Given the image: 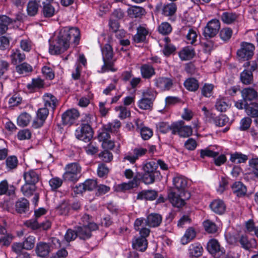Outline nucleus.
Here are the masks:
<instances>
[{
    "label": "nucleus",
    "instance_id": "obj_16",
    "mask_svg": "<svg viewBox=\"0 0 258 258\" xmlns=\"http://www.w3.org/2000/svg\"><path fill=\"white\" fill-rule=\"evenodd\" d=\"M35 251L37 256L41 257H45L50 252V245L46 242H38L36 246Z\"/></svg>",
    "mask_w": 258,
    "mask_h": 258
},
{
    "label": "nucleus",
    "instance_id": "obj_59",
    "mask_svg": "<svg viewBox=\"0 0 258 258\" xmlns=\"http://www.w3.org/2000/svg\"><path fill=\"white\" fill-rule=\"evenodd\" d=\"M158 30L160 33L168 35L171 32L172 27L168 22H163L158 26Z\"/></svg>",
    "mask_w": 258,
    "mask_h": 258
},
{
    "label": "nucleus",
    "instance_id": "obj_26",
    "mask_svg": "<svg viewBox=\"0 0 258 258\" xmlns=\"http://www.w3.org/2000/svg\"><path fill=\"white\" fill-rule=\"evenodd\" d=\"M76 232L80 239L85 240L89 238L92 236L91 231L93 230L90 229L87 225H83L78 226L76 228Z\"/></svg>",
    "mask_w": 258,
    "mask_h": 258
},
{
    "label": "nucleus",
    "instance_id": "obj_42",
    "mask_svg": "<svg viewBox=\"0 0 258 258\" xmlns=\"http://www.w3.org/2000/svg\"><path fill=\"white\" fill-rule=\"evenodd\" d=\"M159 175H156L154 173L144 172L142 175L139 174V175H137L136 176L137 177L138 181L140 179H141L142 181L145 184H151L154 182L155 177L158 176Z\"/></svg>",
    "mask_w": 258,
    "mask_h": 258
},
{
    "label": "nucleus",
    "instance_id": "obj_49",
    "mask_svg": "<svg viewBox=\"0 0 258 258\" xmlns=\"http://www.w3.org/2000/svg\"><path fill=\"white\" fill-rule=\"evenodd\" d=\"M10 66V63L8 61L0 58V81L7 79L5 75L8 71Z\"/></svg>",
    "mask_w": 258,
    "mask_h": 258
},
{
    "label": "nucleus",
    "instance_id": "obj_10",
    "mask_svg": "<svg viewBox=\"0 0 258 258\" xmlns=\"http://www.w3.org/2000/svg\"><path fill=\"white\" fill-rule=\"evenodd\" d=\"M80 115L79 111L76 109H71L65 111L61 116L63 125H72L78 119Z\"/></svg>",
    "mask_w": 258,
    "mask_h": 258
},
{
    "label": "nucleus",
    "instance_id": "obj_57",
    "mask_svg": "<svg viewBox=\"0 0 258 258\" xmlns=\"http://www.w3.org/2000/svg\"><path fill=\"white\" fill-rule=\"evenodd\" d=\"M214 88L213 84L205 83L201 88L202 95L206 97H210L212 95Z\"/></svg>",
    "mask_w": 258,
    "mask_h": 258
},
{
    "label": "nucleus",
    "instance_id": "obj_63",
    "mask_svg": "<svg viewBox=\"0 0 258 258\" xmlns=\"http://www.w3.org/2000/svg\"><path fill=\"white\" fill-rule=\"evenodd\" d=\"M115 110L119 111L118 116L122 119L126 118L131 114L130 111L127 110V108L123 106H117L115 108Z\"/></svg>",
    "mask_w": 258,
    "mask_h": 258
},
{
    "label": "nucleus",
    "instance_id": "obj_48",
    "mask_svg": "<svg viewBox=\"0 0 258 258\" xmlns=\"http://www.w3.org/2000/svg\"><path fill=\"white\" fill-rule=\"evenodd\" d=\"M120 126L121 123L120 121L115 119L111 122H108L107 124L104 125V128L106 131H110L111 133H115L117 132Z\"/></svg>",
    "mask_w": 258,
    "mask_h": 258
},
{
    "label": "nucleus",
    "instance_id": "obj_29",
    "mask_svg": "<svg viewBox=\"0 0 258 258\" xmlns=\"http://www.w3.org/2000/svg\"><path fill=\"white\" fill-rule=\"evenodd\" d=\"M42 14L45 18H50L53 16L56 13V11L54 7L50 3H42Z\"/></svg>",
    "mask_w": 258,
    "mask_h": 258
},
{
    "label": "nucleus",
    "instance_id": "obj_12",
    "mask_svg": "<svg viewBox=\"0 0 258 258\" xmlns=\"http://www.w3.org/2000/svg\"><path fill=\"white\" fill-rule=\"evenodd\" d=\"M207 248L215 257H219L225 253L224 248L221 247L218 241L214 239L209 240L207 243Z\"/></svg>",
    "mask_w": 258,
    "mask_h": 258
},
{
    "label": "nucleus",
    "instance_id": "obj_19",
    "mask_svg": "<svg viewBox=\"0 0 258 258\" xmlns=\"http://www.w3.org/2000/svg\"><path fill=\"white\" fill-rule=\"evenodd\" d=\"M149 31L145 27L139 26L137 28V33L133 37L134 42L136 43L145 42Z\"/></svg>",
    "mask_w": 258,
    "mask_h": 258
},
{
    "label": "nucleus",
    "instance_id": "obj_50",
    "mask_svg": "<svg viewBox=\"0 0 258 258\" xmlns=\"http://www.w3.org/2000/svg\"><path fill=\"white\" fill-rule=\"evenodd\" d=\"M138 106L142 109H151L153 106V100L148 97H143L139 101Z\"/></svg>",
    "mask_w": 258,
    "mask_h": 258
},
{
    "label": "nucleus",
    "instance_id": "obj_55",
    "mask_svg": "<svg viewBox=\"0 0 258 258\" xmlns=\"http://www.w3.org/2000/svg\"><path fill=\"white\" fill-rule=\"evenodd\" d=\"M172 126L173 123L169 125L168 123L165 122H160L157 124L158 131L162 134H166L170 131L172 133Z\"/></svg>",
    "mask_w": 258,
    "mask_h": 258
},
{
    "label": "nucleus",
    "instance_id": "obj_28",
    "mask_svg": "<svg viewBox=\"0 0 258 258\" xmlns=\"http://www.w3.org/2000/svg\"><path fill=\"white\" fill-rule=\"evenodd\" d=\"M43 101L45 107L46 108L49 107L53 110L55 108L58 104V100L56 98L49 93H46L44 95Z\"/></svg>",
    "mask_w": 258,
    "mask_h": 258
},
{
    "label": "nucleus",
    "instance_id": "obj_54",
    "mask_svg": "<svg viewBox=\"0 0 258 258\" xmlns=\"http://www.w3.org/2000/svg\"><path fill=\"white\" fill-rule=\"evenodd\" d=\"M11 23L10 19L6 16L0 17V34L6 32L8 29V25Z\"/></svg>",
    "mask_w": 258,
    "mask_h": 258
},
{
    "label": "nucleus",
    "instance_id": "obj_8",
    "mask_svg": "<svg viewBox=\"0 0 258 258\" xmlns=\"http://www.w3.org/2000/svg\"><path fill=\"white\" fill-rule=\"evenodd\" d=\"M154 86L161 91L170 90L173 86V79L165 77H158L153 80Z\"/></svg>",
    "mask_w": 258,
    "mask_h": 258
},
{
    "label": "nucleus",
    "instance_id": "obj_21",
    "mask_svg": "<svg viewBox=\"0 0 258 258\" xmlns=\"http://www.w3.org/2000/svg\"><path fill=\"white\" fill-rule=\"evenodd\" d=\"M241 95L243 100L246 102L256 99L258 97V93L253 88L247 87L241 91Z\"/></svg>",
    "mask_w": 258,
    "mask_h": 258
},
{
    "label": "nucleus",
    "instance_id": "obj_39",
    "mask_svg": "<svg viewBox=\"0 0 258 258\" xmlns=\"http://www.w3.org/2000/svg\"><path fill=\"white\" fill-rule=\"evenodd\" d=\"M144 9L138 6H133L127 10L128 15L131 18L140 17L144 14Z\"/></svg>",
    "mask_w": 258,
    "mask_h": 258
},
{
    "label": "nucleus",
    "instance_id": "obj_35",
    "mask_svg": "<svg viewBox=\"0 0 258 258\" xmlns=\"http://www.w3.org/2000/svg\"><path fill=\"white\" fill-rule=\"evenodd\" d=\"M195 54L194 50L189 47L183 48L179 53V56L182 60L190 59L194 57Z\"/></svg>",
    "mask_w": 258,
    "mask_h": 258
},
{
    "label": "nucleus",
    "instance_id": "obj_47",
    "mask_svg": "<svg viewBox=\"0 0 258 258\" xmlns=\"http://www.w3.org/2000/svg\"><path fill=\"white\" fill-rule=\"evenodd\" d=\"M81 220L83 225H87L92 230H96L98 228V225L92 221L91 217L88 214H84L82 216Z\"/></svg>",
    "mask_w": 258,
    "mask_h": 258
},
{
    "label": "nucleus",
    "instance_id": "obj_18",
    "mask_svg": "<svg viewBox=\"0 0 258 258\" xmlns=\"http://www.w3.org/2000/svg\"><path fill=\"white\" fill-rule=\"evenodd\" d=\"M11 62L14 65H18L22 62L26 58V55L19 49H14L10 55Z\"/></svg>",
    "mask_w": 258,
    "mask_h": 258
},
{
    "label": "nucleus",
    "instance_id": "obj_41",
    "mask_svg": "<svg viewBox=\"0 0 258 258\" xmlns=\"http://www.w3.org/2000/svg\"><path fill=\"white\" fill-rule=\"evenodd\" d=\"M16 188L12 185H9L6 180L0 182V194H15Z\"/></svg>",
    "mask_w": 258,
    "mask_h": 258
},
{
    "label": "nucleus",
    "instance_id": "obj_46",
    "mask_svg": "<svg viewBox=\"0 0 258 258\" xmlns=\"http://www.w3.org/2000/svg\"><path fill=\"white\" fill-rule=\"evenodd\" d=\"M177 10L175 4L171 3L163 6L162 9V14L166 16H171L173 15Z\"/></svg>",
    "mask_w": 258,
    "mask_h": 258
},
{
    "label": "nucleus",
    "instance_id": "obj_23",
    "mask_svg": "<svg viewBox=\"0 0 258 258\" xmlns=\"http://www.w3.org/2000/svg\"><path fill=\"white\" fill-rule=\"evenodd\" d=\"M211 210L215 213L223 214L226 210V206L223 201L216 199L214 200L210 205Z\"/></svg>",
    "mask_w": 258,
    "mask_h": 258
},
{
    "label": "nucleus",
    "instance_id": "obj_43",
    "mask_svg": "<svg viewBox=\"0 0 258 258\" xmlns=\"http://www.w3.org/2000/svg\"><path fill=\"white\" fill-rule=\"evenodd\" d=\"M240 80L243 84L248 85L253 81V75L251 71L245 69L240 74Z\"/></svg>",
    "mask_w": 258,
    "mask_h": 258
},
{
    "label": "nucleus",
    "instance_id": "obj_9",
    "mask_svg": "<svg viewBox=\"0 0 258 258\" xmlns=\"http://www.w3.org/2000/svg\"><path fill=\"white\" fill-rule=\"evenodd\" d=\"M97 187V181L95 180L88 179L83 183L76 185L73 187L75 194H82L85 191H92Z\"/></svg>",
    "mask_w": 258,
    "mask_h": 258
},
{
    "label": "nucleus",
    "instance_id": "obj_33",
    "mask_svg": "<svg viewBox=\"0 0 258 258\" xmlns=\"http://www.w3.org/2000/svg\"><path fill=\"white\" fill-rule=\"evenodd\" d=\"M196 236V232L195 229L192 227L188 228L185 231L184 235L181 238V243L183 244H186Z\"/></svg>",
    "mask_w": 258,
    "mask_h": 258
},
{
    "label": "nucleus",
    "instance_id": "obj_15",
    "mask_svg": "<svg viewBox=\"0 0 258 258\" xmlns=\"http://www.w3.org/2000/svg\"><path fill=\"white\" fill-rule=\"evenodd\" d=\"M138 185L137 177L135 176L133 180L127 183H122L115 186V191L118 192H125L127 190L134 188Z\"/></svg>",
    "mask_w": 258,
    "mask_h": 258
},
{
    "label": "nucleus",
    "instance_id": "obj_2",
    "mask_svg": "<svg viewBox=\"0 0 258 258\" xmlns=\"http://www.w3.org/2000/svg\"><path fill=\"white\" fill-rule=\"evenodd\" d=\"M104 64L102 67V72L111 71L115 72L117 69L114 67V61L113 60V51L112 46L109 44H105L101 49Z\"/></svg>",
    "mask_w": 258,
    "mask_h": 258
},
{
    "label": "nucleus",
    "instance_id": "obj_58",
    "mask_svg": "<svg viewBox=\"0 0 258 258\" xmlns=\"http://www.w3.org/2000/svg\"><path fill=\"white\" fill-rule=\"evenodd\" d=\"M35 238L33 236H29L22 242L23 248L26 250L32 249L35 245Z\"/></svg>",
    "mask_w": 258,
    "mask_h": 258
},
{
    "label": "nucleus",
    "instance_id": "obj_60",
    "mask_svg": "<svg viewBox=\"0 0 258 258\" xmlns=\"http://www.w3.org/2000/svg\"><path fill=\"white\" fill-rule=\"evenodd\" d=\"M213 123L217 126H223L228 122V118L224 115L221 114L214 117L212 119Z\"/></svg>",
    "mask_w": 258,
    "mask_h": 258
},
{
    "label": "nucleus",
    "instance_id": "obj_38",
    "mask_svg": "<svg viewBox=\"0 0 258 258\" xmlns=\"http://www.w3.org/2000/svg\"><path fill=\"white\" fill-rule=\"evenodd\" d=\"M31 119V116L29 113L23 112L17 118V124L21 127L26 126L30 123Z\"/></svg>",
    "mask_w": 258,
    "mask_h": 258
},
{
    "label": "nucleus",
    "instance_id": "obj_44",
    "mask_svg": "<svg viewBox=\"0 0 258 258\" xmlns=\"http://www.w3.org/2000/svg\"><path fill=\"white\" fill-rule=\"evenodd\" d=\"M39 4L35 1H30L27 4V12L29 16H35L38 11Z\"/></svg>",
    "mask_w": 258,
    "mask_h": 258
},
{
    "label": "nucleus",
    "instance_id": "obj_61",
    "mask_svg": "<svg viewBox=\"0 0 258 258\" xmlns=\"http://www.w3.org/2000/svg\"><path fill=\"white\" fill-rule=\"evenodd\" d=\"M252 122L251 119L249 117H245L242 118L240 122L239 130L241 131L247 130Z\"/></svg>",
    "mask_w": 258,
    "mask_h": 258
},
{
    "label": "nucleus",
    "instance_id": "obj_1",
    "mask_svg": "<svg viewBox=\"0 0 258 258\" xmlns=\"http://www.w3.org/2000/svg\"><path fill=\"white\" fill-rule=\"evenodd\" d=\"M71 39L75 46L79 43L80 32L77 27H65L60 29L50 44L49 52L53 55L63 53L69 48Z\"/></svg>",
    "mask_w": 258,
    "mask_h": 258
},
{
    "label": "nucleus",
    "instance_id": "obj_37",
    "mask_svg": "<svg viewBox=\"0 0 258 258\" xmlns=\"http://www.w3.org/2000/svg\"><path fill=\"white\" fill-rule=\"evenodd\" d=\"M168 198L174 207L179 208L185 204L184 200L180 197L179 195H168Z\"/></svg>",
    "mask_w": 258,
    "mask_h": 258
},
{
    "label": "nucleus",
    "instance_id": "obj_40",
    "mask_svg": "<svg viewBox=\"0 0 258 258\" xmlns=\"http://www.w3.org/2000/svg\"><path fill=\"white\" fill-rule=\"evenodd\" d=\"M16 71L19 74H26L32 72V67L27 62H21L16 67Z\"/></svg>",
    "mask_w": 258,
    "mask_h": 258
},
{
    "label": "nucleus",
    "instance_id": "obj_20",
    "mask_svg": "<svg viewBox=\"0 0 258 258\" xmlns=\"http://www.w3.org/2000/svg\"><path fill=\"white\" fill-rule=\"evenodd\" d=\"M140 72L143 78L150 79L155 74V68L150 64H143L140 67Z\"/></svg>",
    "mask_w": 258,
    "mask_h": 258
},
{
    "label": "nucleus",
    "instance_id": "obj_34",
    "mask_svg": "<svg viewBox=\"0 0 258 258\" xmlns=\"http://www.w3.org/2000/svg\"><path fill=\"white\" fill-rule=\"evenodd\" d=\"M245 112L247 115L251 117L258 116V103L253 102L245 105Z\"/></svg>",
    "mask_w": 258,
    "mask_h": 258
},
{
    "label": "nucleus",
    "instance_id": "obj_22",
    "mask_svg": "<svg viewBox=\"0 0 258 258\" xmlns=\"http://www.w3.org/2000/svg\"><path fill=\"white\" fill-rule=\"evenodd\" d=\"M241 247L245 250H249L256 246V240L255 239L252 238L248 239V237L245 235H241L238 240Z\"/></svg>",
    "mask_w": 258,
    "mask_h": 258
},
{
    "label": "nucleus",
    "instance_id": "obj_51",
    "mask_svg": "<svg viewBox=\"0 0 258 258\" xmlns=\"http://www.w3.org/2000/svg\"><path fill=\"white\" fill-rule=\"evenodd\" d=\"M231 188L234 194H246V187L240 181L235 182L231 186Z\"/></svg>",
    "mask_w": 258,
    "mask_h": 258
},
{
    "label": "nucleus",
    "instance_id": "obj_17",
    "mask_svg": "<svg viewBox=\"0 0 258 258\" xmlns=\"http://www.w3.org/2000/svg\"><path fill=\"white\" fill-rule=\"evenodd\" d=\"M238 17V14L230 11L224 12L220 16L222 22L228 25L234 24L237 21Z\"/></svg>",
    "mask_w": 258,
    "mask_h": 258
},
{
    "label": "nucleus",
    "instance_id": "obj_52",
    "mask_svg": "<svg viewBox=\"0 0 258 258\" xmlns=\"http://www.w3.org/2000/svg\"><path fill=\"white\" fill-rule=\"evenodd\" d=\"M205 230L209 233H214L218 231V227L216 224L211 220H207L203 223Z\"/></svg>",
    "mask_w": 258,
    "mask_h": 258
},
{
    "label": "nucleus",
    "instance_id": "obj_56",
    "mask_svg": "<svg viewBox=\"0 0 258 258\" xmlns=\"http://www.w3.org/2000/svg\"><path fill=\"white\" fill-rule=\"evenodd\" d=\"M44 85L42 80L40 78H36L32 79L31 83L28 84L27 87L30 90H33L43 88Z\"/></svg>",
    "mask_w": 258,
    "mask_h": 258
},
{
    "label": "nucleus",
    "instance_id": "obj_3",
    "mask_svg": "<svg viewBox=\"0 0 258 258\" xmlns=\"http://www.w3.org/2000/svg\"><path fill=\"white\" fill-rule=\"evenodd\" d=\"M62 178L64 181L76 182L81 176V167L77 163H72L65 167Z\"/></svg>",
    "mask_w": 258,
    "mask_h": 258
},
{
    "label": "nucleus",
    "instance_id": "obj_7",
    "mask_svg": "<svg viewBox=\"0 0 258 258\" xmlns=\"http://www.w3.org/2000/svg\"><path fill=\"white\" fill-rule=\"evenodd\" d=\"M172 127V135L178 134L181 137H188L192 133L191 127L184 125V122L182 120L173 122Z\"/></svg>",
    "mask_w": 258,
    "mask_h": 258
},
{
    "label": "nucleus",
    "instance_id": "obj_5",
    "mask_svg": "<svg viewBox=\"0 0 258 258\" xmlns=\"http://www.w3.org/2000/svg\"><path fill=\"white\" fill-rule=\"evenodd\" d=\"M220 22L217 19H213L209 21L204 27L203 34L206 39H210L214 37L218 34L220 29Z\"/></svg>",
    "mask_w": 258,
    "mask_h": 258
},
{
    "label": "nucleus",
    "instance_id": "obj_11",
    "mask_svg": "<svg viewBox=\"0 0 258 258\" xmlns=\"http://www.w3.org/2000/svg\"><path fill=\"white\" fill-rule=\"evenodd\" d=\"M147 152V150L142 147H137L129 152L128 154L124 156L123 162L128 161L131 163L134 164L139 158L145 155Z\"/></svg>",
    "mask_w": 258,
    "mask_h": 258
},
{
    "label": "nucleus",
    "instance_id": "obj_36",
    "mask_svg": "<svg viewBox=\"0 0 258 258\" xmlns=\"http://www.w3.org/2000/svg\"><path fill=\"white\" fill-rule=\"evenodd\" d=\"M247 160L248 157L247 155L239 152H235L230 155V161L232 163L237 164L245 163Z\"/></svg>",
    "mask_w": 258,
    "mask_h": 258
},
{
    "label": "nucleus",
    "instance_id": "obj_53",
    "mask_svg": "<svg viewBox=\"0 0 258 258\" xmlns=\"http://www.w3.org/2000/svg\"><path fill=\"white\" fill-rule=\"evenodd\" d=\"M232 33L233 31L231 28L225 27L220 30L219 36L223 41L226 42L231 38Z\"/></svg>",
    "mask_w": 258,
    "mask_h": 258
},
{
    "label": "nucleus",
    "instance_id": "obj_25",
    "mask_svg": "<svg viewBox=\"0 0 258 258\" xmlns=\"http://www.w3.org/2000/svg\"><path fill=\"white\" fill-rule=\"evenodd\" d=\"M15 208L18 213H26L29 210V202L25 198H21L16 202Z\"/></svg>",
    "mask_w": 258,
    "mask_h": 258
},
{
    "label": "nucleus",
    "instance_id": "obj_64",
    "mask_svg": "<svg viewBox=\"0 0 258 258\" xmlns=\"http://www.w3.org/2000/svg\"><path fill=\"white\" fill-rule=\"evenodd\" d=\"M140 134L143 140H147L153 136V131L151 128L144 126L140 129Z\"/></svg>",
    "mask_w": 258,
    "mask_h": 258
},
{
    "label": "nucleus",
    "instance_id": "obj_13",
    "mask_svg": "<svg viewBox=\"0 0 258 258\" xmlns=\"http://www.w3.org/2000/svg\"><path fill=\"white\" fill-rule=\"evenodd\" d=\"M49 114L48 109L46 107L39 108L37 112V119L33 122V126L34 128L41 127Z\"/></svg>",
    "mask_w": 258,
    "mask_h": 258
},
{
    "label": "nucleus",
    "instance_id": "obj_24",
    "mask_svg": "<svg viewBox=\"0 0 258 258\" xmlns=\"http://www.w3.org/2000/svg\"><path fill=\"white\" fill-rule=\"evenodd\" d=\"M173 183L175 187L179 192H184L187 186V181L186 178L182 176H177L173 178Z\"/></svg>",
    "mask_w": 258,
    "mask_h": 258
},
{
    "label": "nucleus",
    "instance_id": "obj_32",
    "mask_svg": "<svg viewBox=\"0 0 258 258\" xmlns=\"http://www.w3.org/2000/svg\"><path fill=\"white\" fill-rule=\"evenodd\" d=\"M147 245V241L144 237H138L133 241V248L141 251L146 249Z\"/></svg>",
    "mask_w": 258,
    "mask_h": 258
},
{
    "label": "nucleus",
    "instance_id": "obj_27",
    "mask_svg": "<svg viewBox=\"0 0 258 258\" xmlns=\"http://www.w3.org/2000/svg\"><path fill=\"white\" fill-rule=\"evenodd\" d=\"M24 178L26 183L34 185L39 181V174L34 170H30L24 173Z\"/></svg>",
    "mask_w": 258,
    "mask_h": 258
},
{
    "label": "nucleus",
    "instance_id": "obj_62",
    "mask_svg": "<svg viewBox=\"0 0 258 258\" xmlns=\"http://www.w3.org/2000/svg\"><path fill=\"white\" fill-rule=\"evenodd\" d=\"M18 159L15 156L8 157L6 161L7 167L10 169L16 168L18 165Z\"/></svg>",
    "mask_w": 258,
    "mask_h": 258
},
{
    "label": "nucleus",
    "instance_id": "obj_6",
    "mask_svg": "<svg viewBox=\"0 0 258 258\" xmlns=\"http://www.w3.org/2000/svg\"><path fill=\"white\" fill-rule=\"evenodd\" d=\"M76 137L85 142L91 141L93 136V131L90 124H80L75 131Z\"/></svg>",
    "mask_w": 258,
    "mask_h": 258
},
{
    "label": "nucleus",
    "instance_id": "obj_4",
    "mask_svg": "<svg viewBox=\"0 0 258 258\" xmlns=\"http://www.w3.org/2000/svg\"><path fill=\"white\" fill-rule=\"evenodd\" d=\"M254 49L255 46L253 44L244 41L241 42L240 48L236 52L238 60L242 62L251 59L254 54Z\"/></svg>",
    "mask_w": 258,
    "mask_h": 258
},
{
    "label": "nucleus",
    "instance_id": "obj_14",
    "mask_svg": "<svg viewBox=\"0 0 258 258\" xmlns=\"http://www.w3.org/2000/svg\"><path fill=\"white\" fill-rule=\"evenodd\" d=\"M162 217L157 213L150 214L145 220L146 224L150 227H157L162 222Z\"/></svg>",
    "mask_w": 258,
    "mask_h": 258
},
{
    "label": "nucleus",
    "instance_id": "obj_45",
    "mask_svg": "<svg viewBox=\"0 0 258 258\" xmlns=\"http://www.w3.org/2000/svg\"><path fill=\"white\" fill-rule=\"evenodd\" d=\"M157 164L154 161H151L147 163L143 167L144 172L160 175V172L157 170Z\"/></svg>",
    "mask_w": 258,
    "mask_h": 258
},
{
    "label": "nucleus",
    "instance_id": "obj_31",
    "mask_svg": "<svg viewBox=\"0 0 258 258\" xmlns=\"http://www.w3.org/2000/svg\"><path fill=\"white\" fill-rule=\"evenodd\" d=\"M184 86L188 91L195 92L199 88V81L194 78H189L184 82Z\"/></svg>",
    "mask_w": 258,
    "mask_h": 258
},
{
    "label": "nucleus",
    "instance_id": "obj_30",
    "mask_svg": "<svg viewBox=\"0 0 258 258\" xmlns=\"http://www.w3.org/2000/svg\"><path fill=\"white\" fill-rule=\"evenodd\" d=\"M203 248L201 244L194 243L190 244L188 248V252L190 256L199 257L202 254Z\"/></svg>",
    "mask_w": 258,
    "mask_h": 258
}]
</instances>
